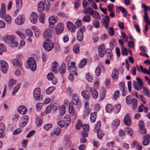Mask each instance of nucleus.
<instances>
[{
    "mask_svg": "<svg viewBox=\"0 0 150 150\" xmlns=\"http://www.w3.org/2000/svg\"><path fill=\"white\" fill-rule=\"evenodd\" d=\"M56 22V17L55 16H52L49 18V28L51 29L52 31L55 30L56 32V26L55 25Z\"/></svg>",
    "mask_w": 150,
    "mask_h": 150,
    "instance_id": "1",
    "label": "nucleus"
},
{
    "mask_svg": "<svg viewBox=\"0 0 150 150\" xmlns=\"http://www.w3.org/2000/svg\"><path fill=\"white\" fill-rule=\"evenodd\" d=\"M43 47L46 51H49L54 47L53 43L50 40L47 39L43 43Z\"/></svg>",
    "mask_w": 150,
    "mask_h": 150,
    "instance_id": "2",
    "label": "nucleus"
},
{
    "mask_svg": "<svg viewBox=\"0 0 150 150\" xmlns=\"http://www.w3.org/2000/svg\"><path fill=\"white\" fill-rule=\"evenodd\" d=\"M28 65L29 68L32 70L35 71L36 69V64L35 60L33 58L28 59Z\"/></svg>",
    "mask_w": 150,
    "mask_h": 150,
    "instance_id": "3",
    "label": "nucleus"
},
{
    "mask_svg": "<svg viewBox=\"0 0 150 150\" xmlns=\"http://www.w3.org/2000/svg\"><path fill=\"white\" fill-rule=\"evenodd\" d=\"M33 95L34 98L37 100H42V96L40 95V89L39 88H35L33 91Z\"/></svg>",
    "mask_w": 150,
    "mask_h": 150,
    "instance_id": "4",
    "label": "nucleus"
},
{
    "mask_svg": "<svg viewBox=\"0 0 150 150\" xmlns=\"http://www.w3.org/2000/svg\"><path fill=\"white\" fill-rule=\"evenodd\" d=\"M102 23L103 25L106 29L109 28L110 19L108 16L106 15L104 18L102 19Z\"/></svg>",
    "mask_w": 150,
    "mask_h": 150,
    "instance_id": "5",
    "label": "nucleus"
},
{
    "mask_svg": "<svg viewBox=\"0 0 150 150\" xmlns=\"http://www.w3.org/2000/svg\"><path fill=\"white\" fill-rule=\"evenodd\" d=\"M25 18L24 16L23 15H20L18 16L15 20V23L19 25L23 24L24 22Z\"/></svg>",
    "mask_w": 150,
    "mask_h": 150,
    "instance_id": "6",
    "label": "nucleus"
},
{
    "mask_svg": "<svg viewBox=\"0 0 150 150\" xmlns=\"http://www.w3.org/2000/svg\"><path fill=\"white\" fill-rule=\"evenodd\" d=\"M38 18V14L35 12H32L30 17V19L31 22L33 24L36 23L37 21Z\"/></svg>",
    "mask_w": 150,
    "mask_h": 150,
    "instance_id": "7",
    "label": "nucleus"
},
{
    "mask_svg": "<svg viewBox=\"0 0 150 150\" xmlns=\"http://www.w3.org/2000/svg\"><path fill=\"white\" fill-rule=\"evenodd\" d=\"M67 28L68 30L72 33H74L76 31V27L70 21H68L66 23Z\"/></svg>",
    "mask_w": 150,
    "mask_h": 150,
    "instance_id": "8",
    "label": "nucleus"
},
{
    "mask_svg": "<svg viewBox=\"0 0 150 150\" xmlns=\"http://www.w3.org/2000/svg\"><path fill=\"white\" fill-rule=\"evenodd\" d=\"M51 30L49 28H46L44 31L43 36L45 39H47L50 38L52 36Z\"/></svg>",
    "mask_w": 150,
    "mask_h": 150,
    "instance_id": "9",
    "label": "nucleus"
},
{
    "mask_svg": "<svg viewBox=\"0 0 150 150\" xmlns=\"http://www.w3.org/2000/svg\"><path fill=\"white\" fill-rule=\"evenodd\" d=\"M124 122L125 124L128 126H130L131 124V119L130 116L128 114H126L124 118Z\"/></svg>",
    "mask_w": 150,
    "mask_h": 150,
    "instance_id": "10",
    "label": "nucleus"
},
{
    "mask_svg": "<svg viewBox=\"0 0 150 150\" xmlns=\"http://www.w3.org/2000/svg\"><path fill=\"white\" fill-rule=\"evenodd\" d=\"M4 39L6 43L9 44L15 40V37L12 36L7 35L4 38Z\"/></svg>",
    "mask_w": 150,
    "mask_h": 150,
    "instance_id": "11",
    "label": "nucleus"
},
{
    "mask_svg": "<svg viewBox=\"0 0 150 150\" xmlns=\"http://www.w3.org/2000/svg\"><path fill=\"white\" fill-rule=\"evenodd\" d=\"M98 52L101 57H104L105 53V46L103 44L101 45L98 48Z\"/></svg>",
    "mask_w": 150,
    "mask_h": 150,
    "instance_id": "12",
    "label": "nucleus"
},
{
    "mask_svg": "<svg viewBox=\"0 0 150 150\" xmlns=\"http://www.w3.org/2000/svg\"><path fill=\"white\" fill-rule=\"evenodd\" d=\"M64 30L63 24L62 23H59L57 25V34L60 35L62 33Z\"/></svg>",
    "mask_w": 150,
    "mask_h": 150,
    "instance_id": "13",
    "label": "nucleus"
},
{
    "mask_svg": "<svg viewBox=\"0 0 150 150\" xmlns=\"http://www.w3.org/2000/svg\"><path fill=\"white\" fill-rule=\"evenodd\" d=\"M45 9L44 3L43 1H40L38 6V10L39 13H42Z\"/></svg>",
    "mask_w": 150,
    "mask_h": 150,
    "instance_id": "14",
    "label": "nucleus"
},
{
    "mask_svg": "<svg viewBox=\"0 0 150 150\" xmlns=\"http://www.w3.org/2000/svg\"><path fill=\"white\" fill-rule=\"evenodd\" d=\"M88 89L89 90L93 98L95 99L97 98L98 97V93L96 91L94 88L90 87H87V89Z\"/></svg>",
    "mask_w": 150,
    "mask_h": 150,
    "instance_id": "15",
    "label": "nucleus"
},
{
    "mask_svg": "<svg viewBox=\"0 0 150 150\" xmlns=\"http://www.w3.org/2000/svg\"><path fill=\"white\" fill-rule=\"evenodd\" d=\"M79 102L78 96L76 94H73L72 96V104L73 105H76Z\"/></svg>",
    "mask_w": 150,
    "mask_h": 150,
    "instance_id": "16",
    "label": "nucleus"
},
{
    "mask_svg": "<svg viewBox=\"0 0 150 150\" xmlns=\"http://www.w3.org/2000/svg\"><path fill=\"white\" fill-rule=\"evenodd\" d=\"M18 110L20 114L24 115L27 112V109L25 106H21L18 107Z\"/></svg>",
    "mask_w": 150,
    "mask_h": 150,
    "instance_id": "17",
    "label": "nucleus"
},
{
    "mask_svg": "<svg viewBox=\"0 0 150 150\" xmlns=\"http://www.w3.org/2000/svg\"><path fill=\"white\" fill-rule=\"evenodd\" d=\"M64 121L65 123V125L67 126L71 123V118L69 115H66L64 118Z\"/></svg>",
    "mask_w": 150,
    "mask_h": 150,
    "instance_id": "18",
    "label": "nucleus"
},
{
    "mask_svg": "<svg viewBox=\"0 0 150 150\" xmlns=\"http://www.w3.org/2000/svg\"><path fill=\"white\" fill-rule=\"evenodd\" d=\"M69 113L71 114L72 115L74 116L75 115V110L74 108V105L73 104L71 103L69 104Z\"/></svg>",
    "mask_w": 150,
    "mask_h": 150,
    "instance_id": "19",
    "label": "nucleus"
},
{
    "mask_svg": "<svg viewBox=\"0 0 150 150\" xmlns=\"http://www.w3.org/2000/svg\"><path fill=\"white\" fill-rule=\"evenodd\" d=\"M81 94L84 98L87 100L89 99L90 97V94L87 91H82Z\"/></svg>",
    "mask_w": 150,
    "mask_h": 150,
    "instance_id": "20",
    "label": "nucleus"
},
{
    "mask_svg": "<svg viewBox=\"0 0 150 150\" xmlns=\"http://www.w3.org/2000/svg\"><path fill=\"white\" fill-rule=\"evenodd\" d=\"M149 135L147 134L144 137V140L142 142L144 146L148 145L149 142Z\"/></svg>",
    "mask_w": 150,
    "mask_h": 150,
    "instance_id": "21",
    "label": "nucleus"
},
{
    "mask_svg": "<svg viewBox=\"0 0 150 150\" xmlns=\"http://www.w3.org/2000/svg\"><path fill=\"white\" fill-rule=\"evenodd\" d=\"M104 135V132L100 129H98L97 131V136L98 138L100 140L102 139Z\"/></svg>",
    "mask_w": 150,
    "mask_h": 150,
    "instance_id": "22",
    "label": "nucleus"
},
{
    "mask_svg": "<svg viewBox=\"0 0 150 150\" xmlns=\"http://www.w3.org/2000/svg\"><path fill=\"white\" fill-rule=\"evenodd\" d=\"M11 62L14 65L16 66L21 68V66L22 63L21 61H19L16 59H14L11 60Z\"/></svg>",
    "mask_w": 150,
    "mask_h": 150,
    "instance_id": "23",
    "label": "nucleus"
},
{
    "mask_svg": "<svg viewBox=\"0 0 150 150\" xmlns=\"http://www.w3.org/2000/svg\"><path fill=\"white\" fill-rule=\"evenodd\" d=\"M105 110L107 112H111L114 109V107L112 105L108 104L106 105L105 107Z\"/></svg>",
    "mask_w": 150,
    "mask_h": 150,
    "instance_id": "24",
    "label": "nucleus"
},
{
    "mask_svg": "<svg viewBox=\"0 0 150 150\" xmlns=\"http://www.w3.org/2000/svg\"><path fill=\"white\" fill-rule=\"evenodd\" d=\"M97 113L96 112L92 113L90 115V120L91 122H94L96 118Z\"/></svg>",
    "mask_w": 150,
    "mask_h": 150,
    "instance_id": "25",
    "label": "nucleus"
},
{
    "mask_svg": "<svg viewBox=\"0 0 150 150\" xmlns=\"http://www.w3.org/2000/svg\"><path fill=\"white\" fill-rule=\"evenodd\" d=\"M65 71L66 67L65 64L64 63H62L60 67L59 71L60 74H64L65 73Z\"/></svg>",
    "mask_w": 150,
    "mask_h": 150,
    "instance_id": "26",
    "label": "nucleus"
},
{
    "mask_svg": "<svg viewBox=\"0 0 150 150\" xmlns=\"http://www.w3.org/2000/svg\"><path fill=\"white\" fill-rule=\"evenodd\" d=\"M118 70L116 69H114L112 71V77L113 79H116L118 77Z\"/></svg>",
    "mask_w": 150,
    "mask_h": 150,
    "instance_id": "27",
    "label": "nucleus"
},
{
    "mask_svg": "<svg viewBox=\"0 0 150 150\" xmlns=\"http://www.w3.org/2000/svg\"><path fill=\"white\" fill-rule=\"evenodd\" d=\"M45 16L43 13H41L39 15V20L40 23L43 24L45 23Z\"/></svg>",
    "mask_w": 150,
    "mask_h": 150,
    "instance_id": "28",
    "label": "nucleus"
},
{
    "mask_svg": "<svg viewBox=\"0 0 150 150\" xmlns=\"http://www.w3.org/2000/svg\"><path fill=\"white\" fill-rule=\"evenodd\" d=\"M132 107L134 110L137 108V106L138 102L136 98H134L132 99Z\"/></svg>",
    "mask_w": 150,
    "mask_h": 150,
    "instance_id": "29",
    "label": "nucleus"
},
{
    "mask_svg": "<svg viewBox=\"0 0 150 150\" xmlns=\"http://www.w3.org/2000/svg\"><path fill=\"white\" fill-rule=\"evenodd\" d=\"M93 11V10L92 8L89 7L85 8L83 10V13L85 14H89L91 15Z\"/></svg>",
    "mask_w": 150,
    "mask_h": 150,
    "instance_id": "30",
    "label": "nucleus"
},
{
    "mask_svg": "<svg viewBox=\"0 0 150 150\" xmlns=\"http://www.w3.org/2000/svg\"><path fill=\"white\" fill-rule=\"evenodd\" d=\"M86 59H81L79 64V67L80 68H83L86 63Z\"/></svg>",
    "mask_w": 150,
    "mask_h": 150,
    "instance_id": "31",
    "label": "nucleus"
},
{
    "mask_svg": "<svg viewBox=\"0 0 150 150\" xmlns=\"http://www.w3.org/2000/svg\"><path fill=\"white\" fill-rule=\"evenodd\" d=\"M6 129V126L3 123H0V135H2Z\"/></svg>",
    "mask_w": 150,
    "mask_h": 150,
    "instance_id": "32",
    "label": "nucleus"
},
{
    "mask_svg": "<svg viewBox=\"0 0 150 150\" xmlns=\"http://www.w3.org/2000/svg\"><path fill=\"white\" fill-rule=\"evenodd\" d=\"M92 15L94 18L97 19H100V16L98 13L96 11L93 10V12L91 13Z\"/></svg>",
    "mask_w": 150,
    "mask_h": 150,
    "instance_id": "33",
    "label": "nucleus"
},
{
    "mask_svg": "<svg viewBox=\"0 0 150 150\" xmlns=\"http://www.w3.org/2000/svg\"><path fill=\"white\" fill-rule=\"evenodd\" d=\"M102 68H103V67L102 66H101L100 67L98 66L96 68L95 73L96 76H99L100 75V70Z\"/></svg>",
    "mask_w": 150,
    "mask_h": 150,
    "instance_id": "34",
    "label": "nucleus"
},
{
    "mask_svg": "<svg viewBox=\"0 0 150 150\" xmlns=\"http://www.w3.org/2000/svg\"><path fill=\"white\" fill-rule=\"evenodd\" d=\"M125 131L127 133V134L130 136H133L132 130L130 127H126L125 129Z\"/></svg>",
    "mask_w": 150,
    "mask_h": 150,
    "instance_id": "35",
    "label": "nucleus"
},
{
    "mask_svg": "<svg viewBox=\"0 0 150 150\" xmlns=\"http://www.w3.org/2000/svg\"><path fill=\"white\" fill-rule=\"evenodd\" d=\"M133 85L134 88L137 91L141 89V87L139 86L138 82L135 81H133Z\"/></svg>",
    "mask_w": 150,
    "mask_h": 150,
    "instance_id": "36",
    "label": "nucleus"
},
{
    "mask_svg": "<svg viewBox=\"0 0 150 150\" xmlns=\"http://www.w3.org/2000/svg\"><path fill=\"white\" fill-rule=\"evenodd\" d=\"M21 83H18L13 88V91L12 92V95H14L17 92L20 88Z\"/></svg>",
    "mask_w": 150,
    "mask_h": 150,
    "instance_id": "37",
    "label": "nucleus"
},
{
    "mask_svg": "<svg viewBox=\"0 0 150 150\" xmlns=\"http://www.w3.org/2000/svg\"><path fill=\"white\" fill-rule=\"evenodd\" d=\"M59 113L61 115H63L65 113V106L62 105L60 108L59 110Z\"/></svg>",
    "mask_w": 150,
    "mask_h": 150,
    "instance_id": "38",
    "label": "nucleus"
},
{
    "mask_svg": "<svg viewBox=\"0 0 150 150\" xmlns=\"http://www.w3.org/2000/svg\"><path fill=\"white\" fill-rule=\"evenodd\" d=\"M118 9L120 11L124 14V16L125 17L127 15V13L126 10L124 8L119 6L118 7Z\"/></svg>",
    "mask_w": 150,
    "mask_h": 150,
    "instance_id": "39",
    "label": "nucleus"
},
{
    "mask_svg": "<svg viewBox=\"0 0 150 150\" xmlns=\"http://www.w3.org/2000/svg\"><path fill=\"white\" fill-rule=\"evenodd\" d=\"M55 89V88L53 86L50 87L47 89L46 91V93L47 94H50L52 93Z\"/></svg>",
    "mask_w": 150,
    "mask_h": 150,
    "instance_id": "40",
    "label": "nucleus"
},
{
    "mask_svg": "<svg viewBox=\"0 0 150 150\" xmlns=\"http://www.w3.org/2000/svg\"><path fill=\"white\" fill-rule=\"evenodd\" d=\"M82 20L83 22L88 23L90 21L91 18L88 15H86L82 18Z\"/></svg>",
    "mask_w": 150,
    "mask_h": 150,
    "instance_id": "41",
    "label": "nucleus"
},
{
    "mask_svg": "<svg viewBox=\"0 0 150 150\" xmlns=\"http://www.w3.org/2000/svg\"><path fill=\"white\" fill-rule=\"evenodd\" d=\"M77 38L78 41L81 42L83 38V33H77Z\"/></svg>",
    "mask_w": 150,
    "mask_h": 150,
    "instance_id": "42",
    "label": "nucleus"
},
{
    "mask_svg": "<svg viewBox=\"0 0 150 150\" xmlns=\"http://www.w3.org/2000/svg\"><path fill=\"white\" fill-rule=\"evenodd\" d=\"M73 52L76 54L79 53L80 52L79 47L78 45H75L73 48Z\"/></svg>",
    "mask_w": 150,
    "mask_h": 150,
    "instance_id": "43",
    "label": "nucleus"
},
{
    "mask_svg": "<svg viewBox=\"0 0 150 150\" xmlns=\"http://www.w3.org/2000/svg\"><path fill=\"white\" fill-rule=\"evenodd\" d=\"M121 105L120 104L116 105L115 106L114 111L116 113H118L120 110Z\"/></svg>",
    "mask_w": 150,
    "mask_h": 150,
    "instance_id": "44",
    "label": "nucleus"
},
{
    "mask_svg": "<svg viewBox=\"0 0 150 150\" xmlns=\"http://www.w3.org/2000/svg\"><path fill=\"white\" fill-rule=\"evenodd\" d=\"M131 98V95H129L126 97V102L127 104L128 105L131 104L132 100Z\"/></svg>",
    "mask_w": 150,
    "mask_h": 150,
    "instance_id": "45",
    "label": "nucleus"
},
{
    "mask_svg": "<svg viewBox=\"0 0 150 150\" xmlns=\"http://www.w3.org/2000/svg\"><path fill=\"white\" fill-rule=\"evenodd\" d=\"M16 82V81L13 79H11L9 81L8 86L11 87L13 85L15 84Z\"/></svg>",
    "mask_w": 150,
    "mask_h": 150,
    "instance_id": "46",
    "label": "nucleus"
},
{
    "mask_svg": "<svg viewBox=\"0 0 150 150\" xmlns=\"http://www.w3.org/2000/svg\"><path fill=\"white\" fill-rule=\"evenodd\" d=\"M86 79L89 82H91L93 80L92 76L89 73H87L86 75Z\"/></svg>",
    "mask_w": 150,
    "mask_h": 150,
    "instance_id": "47",
    "label": "nucleus"
},
{
    "mask_svg": "<svg viewBox=\"0 0 150 150\" xmlns=\"http://www.w3.org/2000/svg\"><path fill=\"white\" fill-rule=\"evenodd\" d=\"M93 23L95 28H97L99 27L100 24L98 21L95 20L93 21Z\"/></svg>",
    "mask_w": 150,
    "mask_h": 150,
    "instance_id": "48",
    "label": "nucleus"
},
{
    "mask_svg": "<svg viewBox=\"0 0 150 150\" xmlns=\"http://www.w3.org/2000/svg\"><path fill=\"white\" fill-rule=\"evenodd\" d=\"M28 117L27 115H25L22 118L21 120L24 121V122L25 123L24 124H27L28 122Z\"/></svg>",
    "mask_w": 150,
    "mask_h": 150,
    "instance_id": "49",
    "label": "nucleus"
},
{
    "mask_svg": "<svg viewBox=\"0 0 150 150\" xmlns=\"http://www.w3.org/2000/svg\"><path fill=\"white\" fill-rule=\"evenodd\" d=\"M121 53L123 55H126L127 56V55L128 52L127 49L126 48H124V46L122 47Z\"/></svg>",
    "mask_w": 150,
    "mask_h": 150,
    "instance_id": "50",
    "label": "nucleus"
},
{
    "mask_svg": "<svg viewBox=\"0 0 150 150\" xmlns=\"http://www.w3.org/2000/svg\"><path fill=\"white\" fill-rule=\"evenodd\" d=\"M0 64H1L0 68L4 67H7L8 66L7 63L4 60L1 61Z\"/></svg>",
    "mask_w": 150,
    "mask_h": 150,
    "instance_id": "51",
    "label": "nucleus"
},
{
    "mask_svg": "<svg viewBox=\"0 0 150 150\" xmlns=\"http://www.w3.org/2000/svg\"><path fill=\"white\" fill-rule=\"evenodd\" d=\"M142 88L146 93L145 95L149 97H150V92L149 90L144 86H143Z\"/></svg>",
    "mask_w": 150,
    "mask_h": 150,
    "instance_id": "52",
    "label": "nucleus"
},
{
    "mask_svg": "<svg viewBox=\"0 0 150 150\" xmlns=\"http://www.w3.org/2000/svg\"><path fill=\"white\" fill-rule=\"evenodd\" d=\"M109 35L111 36H113L115 34V31L113 28L110 27L109 29L108 30Z\"/></svg>",
    "mask_w": 150,
    "mask_h": 150,
    "instance_id": "53",
    "label": "nucleus"
},
{
    "mask_svg": "<svg viewBox=\"0 0 150 150\" xmlns=\"http://www.w3.org/2000/svg\"><path fill=\"white\" fill-rule=\"evenodd\" d=\"M52 71L55 73L56 72V62L54 61L52 64Z\"/></svg>",
    "mask_w": 150,
    "mask_h": 150,
    "instance_id": "54",
    "label": "nucleus"
},
{
    "mask_svg": "<svg viewBox=\"0 0 150 150\" xmlns=\"http://www.w3.org/2000/svg\"><path fill=\"white\" fill-rule=\"evenodd\" d=\"M136 80L138 83V84L142 89V87L143 85V83L141 79L139 77H137L136 78Z\"/></svg>",
    "mask_w": 150,
    "mask_h": 150,
    "instance_id": "55",
    "label": "nucleus"
},
{
    "mask_svg": "<svg viewBox=\"0 0 150 150\" xmlns=\"http://www.w3.org/2000/svg\"><path fill=\"white\" fill-rule=\"evenodd\" d=\"M5 9H1L0 12V16L3 19H4L5 16Z\"/></svg>",
    "mask_w": 150,
    "mask_h": 150,
    "instance_id": "56",
    "label": "nucleus"
},
{
    "mask_svg": "<svg viewBox=\"0 0 150 150\" xmlns=\"http://www.w3.org/2000/svg\"><path fill=\"white\" fill-rule=\"evenodd\" d=\"M57 124L60 127H63L65 125V123L64 120H60L57 122Z\"/></svg>",
    "mask_w": 150,
    "mask_h": 150,
    "instance_id": "57",
    "label": "nucleus"
},
{
    "mask_svg": "<svg viewBox=\"0 0 150 150\" xmlns=\"http://www.w3.org/2000/svg\"><path fill=\"white\" fill-rule=\"evenodd\" d=\"M5 20L8 23H10L11 21V16L9 15H7L5 16Z\"/></svg>",
    "mask_w": 150,
    "mask_h": 150,
    "instance_id": "58",
    "label": "nucleus"
},
{
    "mask_svg": "<svg viewBox=\"0 0 150 150\" xmlns=\"http://www.w3.org/2000/svg\"><path fill=\"white\" fill-rule=\"evenodd\" d=\"M80 4L81 3L80 1L79 0H76L74 4V8L76 9H78L79 7L80 6Z\"/></svg>",
    "mask_w": 150,
    "mask_h": 150,
    "instance_id": "59",
    "label": "nucleus"
},
{
    "mask_svg": "<svg viewBox=\"0 0 150 150\" xmlns=\"http://www.w3.org/2000/svg\"><path fill=\"white\" fill-rule=\"evenodd\" d=\"M25 33L27 35L30 37L32 36L33 35L32 30L29 29L26 30Z\"/></svg>",
    "mask_w": 150,
    "mask_h": 150,
    "instance_id": "60",
    "label": "nucleus"
},
{
    "mask_svg": "<svg viewBox=\"0 0 150 150\" xmlns=\"http://www.w3.org/2000/svg\"><path fill=\"white\" fill-rule=\"evenodd\" d=\"M112 52L111 50H108L106 53L107 57L109 58H111L112 56Z\"/></svg>",
    "mask_w": 150,
    "mask_h": 150,
    "instance_id": "61",
    "label": "nucleus"
},
{
    "mask_svg": "<svg viewBox=\"0 0 150 150\" xmlns=\"http://www.w3.org/2000/svg\"><path fill=\"white\" fill-rule=\"evenodd\" d=\"M47 77L49 80H51L54 78V76L52 73H50L47 75Z\"/></svg>",
    "mask_w": 150,
    "mask_h": 150,
    "instance_id": "62",
    "label": "nucleus"
},
{
    "mask_svg": "<svg viewBox=\"0 0 150 150\" xmlns=\"http://www.w3.org/2000/svg\"><path fill=\"white\" fill-rule=\"evenodd\" d=\"M42 122V120L41 119H37L36 121V123L38 124L37 125V127H40L41 125Z\"/></svg>",
    "mask_w": 150,
    "mask_h": 150,
    "instance_id": "63",
    "label": "nucleus"
},
{
    "mask_svg": "<svg viewBox=\"0 0 150 150\" xmlns=\"http://www.w3.org/2000/svg\"><path fill=\"white\" fill-rule=\"evenodd\" d=\"M22 0H16V4L17 6L19 8H20L22 5Z\"/></svg>",
    "mask_w": 150,
    "mask_h": 150,
    "instance_id": "64",
    "label": "nucleus"
}]
</instances>
